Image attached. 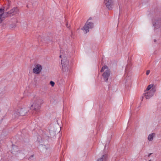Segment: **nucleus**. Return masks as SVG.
<instances>
[{"label":"nucleus","mask_w":161,"mask_h":161,"mask_svg":"<svg viewBox=\"0 0 161 161\" xmlns=\"http://www.w3.org/2000/svg\"><path fill=\"white\" fill-rule=\"evenodd\" d=\"M149 161H151V160H150Z\"/></svg>","instance_id":"a211bd4d"},{"label":"nucleus","mask_w":161,"mask_h":161,"mask_svg":"<svg viewBox=\"0 0 161 161\" xmlns=\"http://www.w3.org/2000/svg\"><path fill=\"white\" fill-rule=\"evenodd\" d=\"M42 69V66L41 64H37L33 68V72L36 74H38L41 72Z\"/></svg>","instance_id":"39448f33"},{"label":"nucleus","mask_w":161,"mask_h":161,"mask_svg":"<svg viewBox=\"0 0 161 161\" xmlns=\"http://www.w3.org/2000/svg\"><path fill=\"white\" fill-rule=\"evenodd\" d=\"M42 102V100L40 98H34L31 105V108L36 111H38L40 108Z\"/></svg>","instance_id":"f257e3e1"},{"label":"nucleus","mask_w":161,"mask_h":161,"mask_svg":"<svg viewBox=\"0 0 161 161\" xmlns=\"http://www.w3.org/2000/svg\"><path fill=\"white\" fill-rule=\"evenodd\" d=\"M5 13H4V9H0V21L1 22L4 18V16H5Z\"/></svg>","instance_id":"9d476101"},{"label":"nucleus","mask_w":161,"mask_h":161,"mask_svg":"<svg viewBox=\"0 0 161 161\" xmlns=\"http://www.w3.org/2000/svg\"><path fill=\"white\" fill-rule=\"evenodd\" d=\"M67 25H67H67H66V26H67Z\"/></svg>","instance_id":"6ab92c4d"},{"label":"nucleus","mask_w":161,"mask_h":161,"mask_svg":"<svg viewBox=\"0 0 161 161\" xmlns=\"http://www.w3.org/2000/svg\"><path fill=\"white\" fill-rule=\"evenodd\" d=\"M153 85H149L147 88L146 89V90H145V91H149L151 90V88L153 86Z\"/></svg>","instance_id":"ddd939ff"},{"label":"nucleus","mask_w":161,"mask_h":161,"mask_svg":"<svg viewBox=\"0 0 161 161\" xmlns=\"http://www.w3.org/2000/svg\"><path fill=\"white\" fill-rule=\"evenodd\" d=\"M93 27V23L91 21L90 19H89L81 29L85 33H86L89 31V29H92Z\"/></svg>","instance_id":"20e7f679"},{"label":"nucleus","mask_w":161,"mask_h":161,"mask_svg":"<svg viewBox=\"0 0 161 161\" xmlns=\"http://www.w3.org/2000/svg\"><path fill=\"white\" fill-rule=\"evenodd\" d=\"M64 54H65V55H67L68 54V52L67 51H64Z\"/></svg>","instance_id":"dca6fc26"},{"label":"nucleus","mask_w":161,"mask_h":161,"mask_svg":"<svg viewBox=\"0 0 161 161\" xmlns=\"http://www.w3.org/2000/svg\"><path fill=\"white\" fill-rule=\"evenodd\" d=\"M107 158V154H104L99 158L97 161H106Z\"/></svg>","instance_id":"1a4fd4ad"},{"label":"nucleus","mask_w":161,"mask_h":161,"mask_svg":"<svg viewBox=\"0 0 161 161\" xmlns=\"http://www.w3.org/2000/svg\"><path fill=\"white\" fill-rule=\"evenodd\" d=\"M101 72H104L103 76L105 81H107L110 73V71L108 67L106 66L103 67L101 70Z\"/></svg>","instance_id":"7ed1b4c3"},{"label":"nucleus","mask_w":161,"mask_h":161,"mask_svg":"<svg viewBox=\"0 0 161 161\" xmlns=\"http://www.w3.org/2000/svg\"><path fill=\"white\" fill-rule=\"evenodd\" d=\"M143 97H142V99H143Z\"/></svg>","instance_id":"f3484780"},{"label":"nucleus","mask_w":161,"mask_h":161,"mask_svg":"<svg viewBox=\"0 0 161 161\" xmlns=\"http://www.w3.org/2000/svg\"><path fill=\"white\" fill-rule=\"evenodd\" d=\"M104 4L108 9H111L112 8V0H104Z\"/></svg>","instance_id":"0eeeda50"},{"label":"nucleus","mask_w":161,"mask_h":161,"mask_svg":"<svg viewBox=\"0 0 161 161\" xmlns=\"http://www.w3.org/2000/svg\"><path fill=\"white\" fill-rule=\"evenodd\" d=\"M50 84L51 85V86L52 87L54 86V84H55L54 82L53 81H51L50 82Z\"/></svg>","instance_id":"4468645a"},{"label":"nucleus","mask_w":161,"mask_h":161,"mask_svg":"<svg viewBox=\"0 0 161 161\" xmlns=\"http://www.w3.org/2000/svg\"><path fill=\"white\" fill-rule=\"evenodd\" d=\"M154 92L153 89H151L149 91H145L144 95L146 99H149L153 95Z\"/></svg>","instance_id":"423d86ee"},{"label":"nucleus","mask_w":161,"mask_h":161,"mask_svg":"<svg viewBox=\"0 0 161 161\" xmlns=\"http://www.w3.org/2000/svg\"><path fill=\"white\" fill-rule=\"evenodd\" d=\"M26 112V111L25 108H22L18 110V113L20 115H24L25 114Z\"/></svg>","instance_id":"9b49d317"},{"label":"nucleus","mask_w":161,"mask_h":161,"mask_svg":"<svg viewBox=\"0 0 161 161\" xmlns=\"http://www.w3.org/2000/svg\"><path fill=\"white\" fill-rule=\"evenodd\" d=\"M60 57L62 58L61 60V63L63 64L62 67V70L64 73H68L69 70V61L64 57L63 54H61L60 56Z\"/></svg>","instance_id":"f03ea898"},{"label":"nucleus","mask_w":161,"mask_h":161,"mask_svg":"<svg viewBox=\"0 0 161 161\" xmlns=\"http://www.w3.org/2000/svg\"><path fill=\"white\" fill-rule=\"evenodd\" d=\"M150 73V71L149 70H147V71H146V75H148Z\"/></svg>","instance_id":"2eb2a0df"},{"label":"nucleus","mask_w":161,"mask_h":161,"mask_svg":"<svg viewBox=\"0 0 161 161\" xmlns=\"http://www.w3.org/2000/svg\"><path fill=\"white\" fill-rule=\"evenodd\" d=\"M154 136V133H151L148 136V140L150 141H152L153 139Z\"/></svg>","instance_id":"f8f14e48"},{"label":"nucleus","mask_w":161,"mask_h":161,"mask_svg":"<svg viewBox=\"0 0 161 161\" xmlns=\"http://www.w3.org/2000/svg\"><path fill=\"white\" fill-rule=\"evenodd\" d=\"M17 10V8H14L11 10H10L8 13V16H12L15 14L16 13Z\"/></svg>","instance_id":"6e6552de"}]
</instances>
